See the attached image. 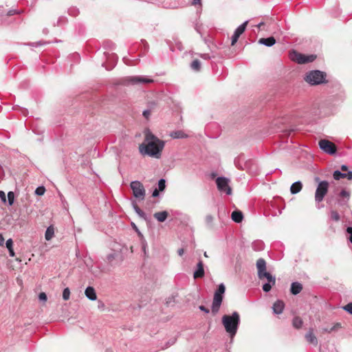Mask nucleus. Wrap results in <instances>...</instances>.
<instances>
[{
    "instance_id": "1",
    "label": "nucleus",
    "mask_w": 352,
    "mask_h": 352,
    "mask_svg": "<svg viewBox=\"0 0 352 352\" xmlns=\"http://www.w3.org/2000/svg\"><path fill=\"white\" fill-rule=\"evenodd\" d=\"M165 142L155 136L149 131L146 132L144 142L139 146L141 154L160 158Z\"/></svg>"
},
{
    "instance_id": "2",
    "label": "nucleus",
    "mask_w": 352,
    "mask_h": 352,
    "mask_svg": "<svg viewBox=\"0 0 352 352\" xmlns=\"http://www.w3.org/2000/svg\"><path fill=\"white\" fill-rule=\"evenodd\" d=\"M257 275L260 280L266 278L267 283L263 284L262 289L265 292H268L271 290L273 285L276 283V277L270 273L266 272V261L264 258H260L257 260L256 263Z\"/></svg>"
},
{
    "instance_id": "3",
    "label": "nucleus",
    "mask_w": 352,
    "mask_h": 352,
    "mask_svg": "<svg viewBox=\"0 0 352 352\" xmlns=\"http://www.w3.org/2000/svg\"><path fill=\"white\" fill-rule=\"evenodd\" d=\"M257 275L260 280L266 278L267 283L263 284L262 289L265 292H268L271 290L273 285L276 283V277L270 273L266 272V261L264 258H260L257 260L256 263Z\"/></svg>"
},
{
    "instance_id": "4",
    "label": "nucleus",
    "mask_w": 352,
    "mask_h": 352,
    "mask_svg": "<svg viewBox=\"0 0 352 352\" xmlns=\"http://www.w3.org/2000/svg\"><path fill=\"white\" fill-rule=\"evenodd\" d=\"M240 316L236 311H234L231 315H223L222 317V324L226 331L231 338H233L238 330L240 324Z\"/></svg>"
},
{
    "instance_id": "5",
    "label": "nucleus",
    "mask_w": 352,
    "mask_h": 352,
    "mask_svg": "<svg viewBox=\"0 0 352 352\" xmlns=\"http://www.w3.org/2000/svg\"><path fill=\"white\" fill-rule=\"evenodd\" d=\"M326 73L320 70L308 72L304 79L311 85H316L326 82Z\"/></svg>"
},
{
    "instance_id": "6",
    "label": "nucleus",
    "mask_w": 352,
    "mask_h": 352,
    "mask_svg": "<svg viewBox=\"0 0 352 352\" xmlns=\"http://www.w3.org/2000/svg\"><path fill=\"white\" fill-rule=\"evenodd\" d=\"M153 80L145 76H126L120 80V84L123 85H138L146 83H151Z\"/></svg>"
},
{
    "instance_id": "7",
    "label": "nucleus",
    "mask_w": 352,
    "mask_h": 352,
    "mask_svg": "<svg viewBox=\"0 0 352 352\" xmlns=\"http://www.w3.org/2000/svg\"><path fill=\"white\" fill-rule=\"evenodd\" d=\"M315 181L318 182L315 192V201L316 203H320L324 199L328 192L329 183L327 181H320L318 177H315Z\"/></svg>"
},
{
    "instance_id": "8",
    "label": "nucleus",
    "mask_w": 352,
    "mask_h": 352,
    "mask_svg": "<svg viewBox=\"0 0 352 352\" xmlns=\"http://www.w3.org/2000/svg\"><path fill=\"white\" fill-rule=\"evenodd\" d=\"M316 55L311 54L307 56L300 54L294 50L290 54L291 60L298 64H305L313 62L316 59Z\"/></svg>"
},
{
    "instance_id": "9",
    "label": "nucleus",
    "mask_w": 352,
    "mask_h": 352,
    "mask_svg": "<svg viewBox=\"0 0 352 352\" xmlns=\"http://www.w3.org/2000/svg\"><path fill=\"white\" fill-rule=\"evenodd\" d=\"M130 186L135 198L140 200L144 199L146 192L143 184L140 182L133 181L131 182Z\"/></svg>"
},
{
    "instance_id": "10",
    "label": "nucleus",
    "mask_w": 352,
    "mask_h": 352,
    "mask_svg": "<svg viewBox=\"0 0 352 352\" xmlns=\"http://www.w3.org/2000/svg\"><path fill=\"white\" fill-rule=\"evenodd\" d=\"M217 188L219 191L231 195L232 189L229 186V179L224 177H219L216 180Z\"/></svg>"
},
{
    "instance_id": "11",
    "label": "nucleus",
    "mask_w": 352,
    "mask_h": 352,
    "mask_svg": "<svg viewBox=\"0 0 352 352\" xmlns=\"http://www.w3.org/2000/svg\"><path fill=\"white\" fill-rule=\"evenodd\" d=\"M318 144L320 148L326 153L333 155L336 153V145L329 140H320Z\"/></svg>"
},
{
    "instance_id": "12",
    "label": "nucleus",
    "mask_w": 352,
    "mask_h": 352,
    "mask_svg": "<svg viewBox=\"0 0 352 352\" xmlns=\"http://www.w3.org/2000/svg\"><path fill=\"white\" fill-rule=\"evenodd\" d=\"M248 23V21H245L235 30L231 38V45H234L237 42L239 36L245 32Z\"/></svg>"
},
{
    "instance_id": "13",
    "label": "nucleus",
    "mask_w": 352,
    "mask_h": 352,
    "mask_svg": "<svg viewBox=\"0 0 352 352\" xmlns=\"http://www.w3.org/2000/svg\"><path fill=\"white\" fill-rule=\"evenodd\" d=\"M223 298V295L214 294L211 307V311L213 315H215L219 312Z\"/></svg>"
},
{
    "instance_id": "14",
    "label": "nucleus",
    "mask_w": 352,
    "mask_h": 352,
    "mask_svg": "<svg viewBox=\"0 0 352 352\" xmlns=\"http://www.w3.org/2000/svg\"><path fill=\"white\" fill-rule=\"evenodd\" d=\"M205 272H204V263L201 260H199L197 265V268L193 274V277L195 279L203 278L204 276Z\"/></svg>"
},
{
    "instance_id": "15",
    "label": "nucleus",
    "mask_w": 352,
    "mask_h": 352,
    "mask_svg": "<svg viewBox=\"0 0 352 352\" xmlns=\"http://www.w3.org/2000/svg\"><path fill=\"white\" fill-rule=\"evenodd\" d=\"M284 307L285 304L283 301L278 300L274 303L272 306L273 312L275 314H280L283 312Z\"/></svg>"
},
{
    "instance_id": "16",
    "label": "nucleus",
    "mask_w": 352,
    "mask_h": 352,
    "mask_svg": "<svg viewBox=\"0 0 352 352\" xmlns=\"http://www.w3.org/2000/svg\"><path fill=\"white\" fill-rule=\"evenodd\" d=\"M258 43L267 47H272L276 43V39L274 36L261 38L258 40Z\"/></svg>"
},
{
    "instance_id": "17",
    "label": "nucleus",
    "mask_w": 352,
    "mask_h": 352,
    "mask_svg": "<svg viewBox=\"0 0 352 352\" xmlns=\"http://www.w3.org/2000/svg\"><path fill=\"white\" fill-rule=\"evenodd\" d=\"M85 294L86 297L90 300H96L97 299V295L95 289L93 287H87L85 289Z\"/></svg>"
},
{
    "instance_id": "18",
    "label": "nucleus",
    "mask_w": 352,
    "mask_h": 352,
    "mask_svg": "<svg viewBox=\"0 0 352 352\" xmlns=\"http://www.w3.org/2000/svg\"><path fill=\"white\" fill-rule=\"evenodd\" d=\"M305 338L309 343L313 344L315 346L318 344V340L314 336L312 329H310L309 331L305 334Z\"/></svg>"
},
{
    "instance_id": "19",
    "label": "nucleus",
    "mask_w": 352,
    "mask_h": 352,
    "mask_svg": "<svg viewBox=\"0 0 352 352\" xmlns=\"http://www.w3.org/2000/svg\"><path fill=\"white\" fill-rule=\"evenodd\" d=\"M231 218L236 223H241L243 219V214L240 210H234L232 212Z\"/></svg>"
},
{
    "instance_id": "20",
    "label": "nucleus",
    "mask_w": 352,
    "mask_h": 352,
    "mask_svg": "<svg viewBox=\"0 0 352 352\" xmlns=\"http://www.w3.org/2000/svg\"><path fill=\"white\" fill-rule=\"evenodd\" d=\"M302 289V285L298 282H294L291 285V293L294 295H297Z\"/></svg>"
},
{
    "instance_id": "21",
    "label": "nucleus",
    "mask_w": 352,
    "mask_h": 352,
    "mask_svg": "<svg viewBox=\"0 0 352 352\" xmlns=\"http://www.w3.org/2000/svg\"><path fill=\"white\" fill-rule=\"evenodd\" d=\"M302 188V183L300 181L293 183L290 187V192L292 194H296L299 192Z\"/></svg>"
},
{
    "instance_id": "22",
    "label": "nucleus",
    "mask_w": 352,
    "mask_h": 352,
    "mask_svg": "<svg viewBox=\"0 0 352 352\" xmlns=\"http://www.w3.org/2000/svg\"><path fill=\"white\" fill-rule=\"evenodd\" d=\"M168 215L166 211H162L155 212L153 216L159 222H164L166 221Z\"/></svg>"
},
{
    "instance_id": "23",
    "label": "nucleus",
    "mask_w": 352,
    "mask_h": 352,
    "mask_svg": "<svg viewBox=\"0 0 352 352\" xmlns=\"http://www.w3.org/2000/svg\"><path fill=\"white\" fill-rule=\"evenodd\" d=\"M340 195L341 197H343L346 198V200L338 201V204L340 205V206L346 205L347 204V201L349 199V197H350L349 192H348V191H346L345 190H342L341 192H340Z\"/></svg>"
},
{
    "instance_id": "24",
    "label": "nucleus",
    "mask_w": 352,
    "mask_h": 352,
    "mask_svg": "<svg viewBox=\"0 0 352 352\" xmlns=\"http://www.w3.org/2000/svg\"><path fill=\"white\" fill-rule=\"evenodd\" d=\"M252 247L254 251H261L264 249V243L262 241H256L252 243Z\"/></svg>"
},
{
    "instance_id": "25",
    "label": "nucleus",
    "mask_w": 352,
    "mask_h": 352,
    "mask_svg": "<svg viewBox=\"0 0 352 352\" xmlns=\"http://www.w3.org/2000/svg\"><path fill=\"white\" fill-rule=\"evenodd\" d=\"M170 136L174 139L184 138L187 137V135H185V133L182 131H173L170 133Z\"/></svg>"
},
{
    "instance_id": "26",
    "label": "nucleus",
    "mask_w": 352,
    "mask_h": 352,
    "mask_svg": "<svg viewBox=\"0 0 352 352\" xmlns=\"http://www.w3.org/2000/svg\"><path fill=\"white\" fill-rule=\"evenodd\" d=\"M54 234V228L52 226H49L45 231V239L47 241L50 240L53 237Z\"/></svg>"
},
{
    "instance_id": "27",
    "label": "nucleus",
    "mask_w": 352,
    "mask_h": 352,
    "mask_svg": "<svg viewBox=\"0 0 352 352\" xmlns=\"http://www.w3.org/2000/svg\"><path fill=\"white\" fill-rule=\"evenodd\" d=\"M302 320L300 317H295L293 319L292 324L296 329H300L302 326Z\"/></svg>"
},
{
    "instance_id": "28",
    "label": "nucleus",
    "mask_w": 352,
    "mask_h": 352,
    "mask_svg": "<svg viewBox=\"0 0 352 352\" xmlns=\"http://www.w3.org/2000/svg\"><path fill=\"white\" fill-rule=\"evenodd\" d=\"M190 68L196 72H199L201 69V63L199 60H194L190 64Z\"/></svg>"
},
{
    "instance_id": "29",
    "label": "nucleus",
    "mask_w": 352,
    "mask_h": 352,
    "mask_svg": "<svg viewBox=\"0 0 352 352\" xmlns=\"http://www.w3.org/2000/svg\"><path fill=\"white\" fill-rule=\"evenodd\" d=\"M333 176L336 180H339L342 178H345L346 177V174L336 170L333 172Z\"/></svg>"
},
{
    "instance_id": "30",
    "label": "nucleus",
    "mask_w": 352,
    "mask_h": 352,
    "mask_svg": "<svg viewBox=\"0 0 352 352\" xmlns=\"http://www.w3.org/2000/svg\"><path fill=\"white\" fill-rule=\"evenodd\" d=\"M133 209L135 210V212L140 217H142L144 219L146 218V214L145 213L137 206L136 204L133 203Z\"/></svg>"
},
{
    "instance_id": "31",
    "label": "nucleus",
    "mask_w": 352,
    "mask_h": 352,
    "mask_svg": "<svg viewBox=\"0 0 352 352\" xmlns=\"http://www.w3.org/2000/svg\"><path fill=\"white\" fill-rule=\"evenodd\" d=\"M166 188V180L164 179H160L158 181V190L160 191H164Z\"/></svg>"
},
{
    "instance_id": "32",
    "label": "nucleus",
    "mask_w": 352,
    "mask_h": 352,
    "mask_svg": "<svg viewBox=\"0 0 352 352\" xmlns=\"http://www.w3.org/2000/svg\"><path fill=\"white\" fill-rule=\"evenodd\" d=\"M8 201L10 206H12L14 201V194L12 191H10L8 193Z\"/></svg>"
},
{
    "instance_id": "33",
    "label": "nucleus",
    "mask_w": 352,
    "mask_h": 352,
    "mask_svg": "<svg viewBox=\"0 0 352 352\" xmlns=\"http://www.w3.org/2000/svg\"><path fill=\"white\" fill-rule=\"evenodd\" d=\"M226 291V287L223 283H221L219 285L217 289L215 291L214 294H219L223 295Z\"/></svg>"
},
{
    "instance_id": "34",
    "label": "nucleus",
    "mask_w": 352,
    "mask_h": 352,
    "mask_svg": "<svg viewBox=\"0 0 352 352\" xmlns=\"http://www.w3.org/2000/svg\"><path fill=\"white\" fill-rule=\"evenodd\" d=\"M331 219L333 221H338L340 220V214L336 210H331Z\"/></svg>"
},
{
    "instance_id": "35",
    "label": "nucleus",
    "mask_w": 352,
    "mask_h": 352,
    "mask_svg": "<svg viewBox=\"0 0 352 352\" xmlns=\"http://www.w3.org/2000/svg\"><path fill=\"white\" fill-rule=\"evenodd\" d=\"M70 297V290L68 287H66L64 289L63 292V298L65 300H67L69 299Z\"/></svg>"
},
{
    "instance_id": "36",
    "label": "nucleus",
    "mask_w": 352,
    "mask_h": 352,
    "mask_svg": "<svg viewBox=\"0 0 352 352\" xmlns=\"http://www.w3.org/2000/svg\"><path fill=\"white\" fill-rule=\"evenodd\" d=\"M45 192V188L44 186H38L35 190V194L37 195H43Z\"/></svg>"
},
{
    "instance_id": "37",
    "label": "nucleus",
    "mask_w": 352,
    "mask_h": 352,
    "mask_svg": "<svg viewBox=\"0 0 352 352\" xmlns=\"http://www.w3.org/2000/svg\"><path fill=\"white\" fill-rule=\"evenodd\" d=\"M176 340H177V338L176 337H173L171 338L170 339H169V340L166 342V345L164 347H163V349H167L168 348L169 346L173 345L175 342H176Z\"/></svg>"
},
{
    "instance_id": "38",
    "label": "nucleus",
    "mask_w": 352,
    "mask_h": 352,
    "mask_svg": "<svg viewBox=\"0 0 352 352\" xmlns=\"http://www.w3.org/2000/svg\"><path fill=\"white\" fill-rule=\"evenodd\" d=\"M68 13H69V15L75 16H77L78 14L79 11L76 8H71L69 9Z\"/></svg>"
},
{
    "instance_id": "39",
    "label": "nucleus",
    "mask_w": 352,
    "mask_h": 352,
    "mask_svg": "<svg viewBox=\"0 0 352 352\" xmlns=\"http://www.w3.org/2000/svg\"><path fill=\"white\" fill-rule=\"evenodd\" d=\"M343 309L346 312L352 314V302H349L343 307Z\"/></svg>"
},
{
    "instance_id": "40",
    "label": "nucleus",
    "mask_w": 352,
    "mask_h": 352,
    "mask_svg": "<svg viewBox=\"0 0 352 352\" xmlns=\"http://www.w3.org/2000/svg\"><path fill=\"white\" fill-rule=\"evenodd\" d=\"M67 21V19L65 16H61L58 18V19L57 21V25H61L63 24L66 23Z\"/></svg>"
},
{
    "instance_id": "41",
    "label": "nucleus",
    "mask_w": 352,
    "mask_h": 352,
    "mask_svg": "<svg viewBox=\"0 0 352 352\" xmlns=\"http://www.w3.org/2000/svg\"><path fill=\"white\" fill-rule=\"evenodd\" d=\"M117 256L118 254L116 252H113L108 254L107 256V259L109 263H111L115 259V258L117 257Z\"/></svg>"
},
{
    "instance_id": "42",
    "label": "nucleus",
    "mask_w": 352,
    "mask_h": 352,
    "mask_svg": "<svg viewBox=\"0 0 352 352\" xmlns=\"http://www.w3.org/2000/svg\"><path fill=\"white\" fill-rule=\"evenodd\" d=\"M213 220L214 217L211 214H208L206 217V223L209 226H211L212 224Z\"/></svg>"
},
{
    "instance_id": "43",
    "label": "nucleus",
    "mask_w": 352,
    "mask_h": 352,
    "mask_svg": "<svg viewBox=\"0 0 352 352\" xmlns=\"http://www.w3.org/2000/svg\"><path fill=\"white\" fill-rule=\"evenodd\" d=\"M6 246L8 248V250L13 248V241L12 239H9L6 241Z\"/></svg>"
},
{
    "instance_id": "44",
    "label": "nucleus",
    "mask_w": 352,
    "mask_h": 352,
    "mask_svg": "<svg viewBox=\"0 0 352 352\" xmlns=\"http://www.w3.org/2000/svg\"><path fill=\"white\" fill-rule=\"evenodd\" d=\"M346 232L347 234H349V240L350 241V242L352 243V227H348L346 228Z\"/></svg>"
},
{
    "instance_id": "45",
    "label": "nucleus",
    "mask_w": 352,
    "mask_h": 352,
    "mask_svg": "<svg viewBox=\"0 0 352 352\" xmlns=\"http://www.w3.org/2000/svg\"><path fill=\"white\" fill-rule=\"evenodd\" d=\"M0 198L3 203L6 202V193L2 190H0Z\"/></svg>"
},
{
    "instance_id": "46",
    "label": "nucleus",
    "mask_w": 352,
    "mask_h": 352,
    "mask_svg": "<svg viewBox=\"0 0 352 352\" xmlns=\"http://www.w3.org/2000/svg\"><path fill=\"white\" fill-rule=\"evenodd\" d=\"M38 298L40 300L45 301L47 300V295L44 292L39 294Z\"/></svg>"
},
{
    "instance_id": "47",
    "label": "nucleus",
    "mask_w": 352,
    "mask_h": 352,
    "mask_svg": "<svg viewBox=\"0 0 352 352\" xmlns=\"http://www.w3.org/2000/svg\"><path fill=\"white\" fill-rule=\"evenodd\" d=\"M199 309L202 311H204L205 313L206 314H208L209 313V309L208 308H206V307H204V305H200L199 307Z\"/></svg>"
},
{
    "instance_id": "48",
    "label": "nucleus",
    "mask_w": 352,
    "mask_h": 352,
    "mask_svg": "<svg viewBox=\"0 0 352 352\" xmlns=\"http://www.w3.org/2000/svg\"><path fill=\"white\" fill-rule=\"evenodd\" d=\"M200 56L206 60L210 59V56L208 54H201Z\"/></svg>"
},
{
    "instance_id": "49",
    "label": "nucleus",
    "mask_w": 352,
    "mask_h": 352,
    "mask_svg": "<svg viewBox=\"0 0 352 352\" xmlns=\"http://www.w3.org/2000/svg\"><path fill=\"white\" fill-rule=\"evenodd\" d=\"M159 190L155 188L153 191V193H152V196L153 197H156L159 195Z\"/></svg>"
},
{
    "instance_id": "50",
    "label": "nucleus",
    "mask_w": 352,
    "mask_h": 352,
    "mask_svg": "<svg viewBox=\"0 0 352 352\" xmlns=\"http://www.w3.org/2000/svg\"><path fill=\"white\" fill-rule=\"evenodd\" d=\"M143 116L146 118H148V116H150V111L149 110H144L143 111Z\"/></svg>"
},
{
    "instance_id": "51",
    "label": "nucleus",
    "mask_w": 352,
    "mask_h": 352,
    "mask_svg": "<svg viewBox=\"0 0 352 352\" xmlns=\"http://www.w3.org/2000/svg\"><path fill=\"white\" fill-rule=\"evenodd\" d=\"M346 177L348 179H350V180L352 179V171L351 170L348 171L347 173H346Z\"/></svg>"
},
{
    "instance_id": "52",
    "label": "nucleus",
    "mask_w": 352,
    "mask_h": 352,
    "mask_svg": "<svg viewBox=\"0 0 352 352\" xmlns=\"http://www.w3.org/2000/svg\"><path fill=\"white\" fill-rule=\"evenodd\" d=\"M4 238L1 234H0V246H2L4 243Z\"/></svg>"
},
{
    "instance_id": "53",
    "label": "nucleus",
    "mask_w": 352,
    "mask_h": 352,
    "mask_svg": "<svg viewBox=\"0 0 352 352\" xmlns=\"http://www.w3.org/2000/svg\"><path fill=\"white\" fill-rule=\"evenodd\" d=\"M10 256L13 257L14 256L15 254L14 252L13 248L12 249H8Z\"/></svg>"
},
{
    "instance_id": "54",
    "label": "nucleus",
    "mask_w": 352,
    "mask_h": 352,
    "mask_svg": "<svg viewBox=\"0 0 352 352\" xmlns=\"http://www.w3.org/2000/svg\"><path fill=\"white\" fill-rule=\"evenodd\" d=\"M177 253L179 256H182L184 253V250L183 248L179 249Z\"/></svg>"
},
{
    "instance_id": "55",
    "label": "nucleus",
    "mask_w": 352,
    "mask_h": 352,
    "mask_svg": "<svg viewBox=\"0 0 352 352\" xmlns=\"http://www.w3.org/2000/svg\"><path fill=\"white\" fill-rule=\"evenodd\" d=\"M341 170L343 171H346L348 170V166L345 164H342L341 166Z\"/></svg>"
},
{
    "instance_id": "56",
    "label": "nucleus",
    "mask_w": 352,
    "mask_h": 352,
    "mask_svg": "<svg viewBox=\"0 0 352 352\" xmlns=\"http://www.w3.org/2000/svg\"><path fill=\"white\" fill-rule=\"evenodd\" d=\"M192 3L195 6L197 4H201V0H193Z\"/></svg>"
},
{
    "instance_id": "57",
    "label": "nucleus",
    "mask_w": 352,
    "mask_h": 352,
    "mask_svg": "<svg viewBox=\"0 0 352 352\" xmlns=\"http://www.w3.org/2000/svg\"><path fill=\"white\" fill-rule=\"evenodd\" d=\"M41 45H42L41 42H38V43L32 44V46H36V47L40 46Z\"/></svg>"
},
{
    "instance_id": "58",
    "label": "nucleus",
    "mask_w": 352,
    "mask_h": 352,
    "mask_svg": "<svg viewBox=\"0 0 352 352\" xmlns=\"http://www.w3.org/2000/svg\"><path fill=\"white\" fill-rule=\"evenodd\" d=\"M263 25H264V23H263V22H261V23H259L257 25V28H259V29H261V27H262Z\"/></svg>"
},
{
    "instance_id": "59",
    "label": "nucleus",
    "mask_w": 352,
    "mask_h": 352,
    "mask_svg": "<svg viewBox=\"0 0 352 352\" xmlns=\"http://www.w3.org/2000/svg\"><path fill=\"white\" fill-rule=\"evenodd\" d=\"M14 13H15V11H14V10H10V11L8 12V15H13Z\"/></svg>"
},
{
    "instance_id": "60",
    "label": "nucleus",
    "mask_w": 352,
    "mask_h": 352,
    "mask_svg": "<svg viewBox=\"0 0 352 352\" xmlns=\"http://www.w3.org/2000/svg\"><path fill=\"white\" fill-rule=\"evenodd\" d=\"M123 60L125 64L126 65H129V60L126 58H123Z\"/></svg>"
},
{
    "instance_id": "61",
    "label": "nucleus",
    "mask_w": 352,
    "mask_h": 352,
    "mask_svg": "<svg viewBox=\"0 0 352 352\" xmlns=\"http://www.w3.org/2000/svg\"><path fill=\"white\" fill-rule=\"evenodd\" d=\"M113 56V58L115 59V60H117L118 59V56L116 55H112Z\"/></svg>"
},
{
    "instance_id": "62",
    "label": "nucleus",
    "mask_w": 352,
    "mask_h": 352,
    "mask_svg": "<svg viewBox=\"0 0 352 352\" xmlns=\"http://www.w3.org/2000/svg\"><path fill=\"white\" fill-rule=\"evenodd\" d=\"M204 256H205V257H208V254H207L206 252H205L204 253Z\"/></svg>"
}]
</instances>
